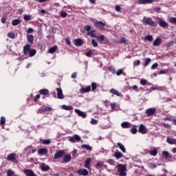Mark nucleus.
Returning a JSON list of instances; mask_svg holds the SVG:
<instances>
[{
	"mask_svg": "<svg viewBox=\"0 0 176 176\" xmlns=\"http://www.w3.org/2000/svg\"><path fill=\"white\" fill-rule=\"evenodd\" d=\"M160 43H162V38H157L153 43V46H160Z\"/></svg>",
	"mask_w": 176,
	"mask_h": 176,
	"instance_id": "obj_24",
	"label": "nucleus"
},
{
	"mask_svg": "<svg viewBox=\"0 0 176 176\" xmlns=\"http://www.w3.org/2000/svg\"><path fill=\"white\" fill-rule=\"evenodd\" d=\"M8 38H10L11 39H14V38H15L14 33H13V32H9L8 34Z\"/></svg>",
	"mask_w": 176,
	"mask_h": 176,
	"instance_id": "obj_52",
	"label": "nucleus"
},
{
	"mask_svg": "<svg viewBox=\"0 0 176 176\" xmlns=\"http://www.w3.org/2000/svg\"><path fill=\"white\" fill-rule=\"evenodd\" d=\"M96 53V50H89V52L85 53V56H87V57H91V56H94V54Z\"/></svg>",
	"mask_w": 176,
	"mask_h": 176,
	"instance_id": "obj_29",
	"label": "nucleus"
},
{
	"mask_svg": "<svg viewBox=\"0 0 176 176\" xmlns=\"http://www.w3.org/2000/svg\"><path fill=\"white\" fill-rule=\"evenodd\" d=\"M116 74L117 76H120V75H122L123 74V70L122 69H120L117 72H116Z\"/></svg>",
	"mask_w": 176,
	"mask_h": 176,
	"instance_id": "obj_55",
	"label": "nucleus"
},
{
	"mask_svg": "<svg viewBox=\"0 0 176 176\" xmlns=\"http://www.w3.org/2000/svg\"><path fill=\"white\" fill-rule=\"evenodd\" d=\"M157 67H159V64H157V63H155L151 66V69H156Z\"/></svg>",
	"mask_w": 176,
	"mask_h": 176,
	"instance_id": "obj_62",
	"label": "nucleus"
},
{
	"mask_svg": "<svg viewBox=\"0 0 176 176\" xmlns=\"http://www.w3.org/2000/svg\"><path fill=\"white\" fill-rule=\"evenodd\" d=\"M30 50H31V45L26 44L23 47V54H24V56H28V54L30 53Z\"/></svg>",
	"mask_w": 176,
	"mask_h": 176,
	"instance_id": "obj_12",
	"label": "nucleus"
},
{
	"mask_svg": "<svg viewBox=\"0 0 176 176\" xmlns=\"http://www.w3.org/2000/svg\"><path fill=\"white\" fill-rule=\"evenodd\" d=\"M91 91H94V90H96V89H97V83L91 82Z\"/></svg>",
	"mask_w": 176,
	"mask_h": 176,
	"instance_id": "obj_43",
	"label": "nucleus"
},
{
	"mask_svg": "<svg viewBox=\"0 0 176 176\" xmlns=\"http://www.w3.org/2000/svg\"><path fill=\"white\" fill-rule=\"evenodd\" d=\"M140 85H142V86H145V85H148V86H151V82H148V81H146V80L145 79H142L140 80Z\"/></svg>",
	"mask_w": 176,
	"mask_h": 176,
	"instance_id": "obj_38",
	"label": "nucleus"
},
{
	"mask_svg": "<svg viewBox=\"0 0 176 176\" xmlns=\"http://www.w3.org/2000/svg\"><path fill=\"white\" fill-rule=\"evenodd\" d=\"M162 155L166 159V160H170L173 159V155L170 154L168 151H162Z\"/></svg>",
	"mask_w": 176,
	"mask_h": 176,
	"instance_id": "obj_14",
	"label": "nucleus"
},
{
	"mask_svg": "<svg viewBox=\"0 0 176 176\" xmlns=\"http://www.w3.org/2000/svg\"><path fill=\"white\" fill-rule=\"evenodd\" d=\"M52 109H53L50 107L43 106L39 109V111H40V112H50V111H52Z\"/></svg>",
	"mask_w": 176,
	"mask_h": 176,
	"instance_id": "obj_18",
	"label": "nucleus"
},
{
	"mask_svg": "<svg viewBox=\"0 0 176 176\" xmlns=\"http://www.w3.org/2000/svg\"><path fill=\"white\" fill-rule=\"evenodd\" d=\"M138 132L140 133V134H146V133H148V129L142 124L140 125Z\"/></svg>",
	"mask_w": 176,
	"mask_h": 176,
	"instance_id": "obj_13",
	"label": "nucleus"
},
{
	"mask_svg": "<svg viewBox=\"0 0 176 176\" xmlns=\"http://www.w3.org/2000/svg\"><path fill=\"white\" fill-rule=\"evenodd\" d=\"M166 142H168V144H170V145H175L176 140L170 137H167Z\"/></svg>",
	"mask_w": 176,
	"mask_h": 176,
	"instance_id": "obj_22",
	"label": "nucleus"
},
{
	"mask_svg": "<svg viewBox=\"0 0 176 176\" xmlns=\"http://www.w3.org/2000/svg\"><path fill=\"white\" fill-rule=\"evenodd\" d=\"M90 163H91V158L88 157L85 160V167L88 170H90Z\"/></svg>",
	"mask_w": 176,
	"mask_h": 176,
	"instance_id": "obj_20",
	"label": "nucleus"
},
{
	"mask_svg": "<svg viewBox=\"0 0 176 176\" xmlns=\"http://www.w3.org/2000/svg\"><path fill=\"white\" fill-rule=\"evenodd\" d=\"M91 124H97V123H98V120L94 119V118H92L91 120V122H90Z\"/></svg>",
	"mask_w": 176,
	"mask_h": 176,
	"instance_id": "obj_58",
	"label": "nucleus"
},
{
	"mask_svg": "<svg viewBox=\"0 0 176 176\" xmlns=\"http://www.w3.org/2000/svg\"><path fill=\"white\" fill-rule=\"evenodd\" d=\"M7 175L8 176H13V175H14V172L12 170H8L7 171Z\"/></svg>",
	"mask_w": 176,
	"mask_h": 176,
	"instance_id": "obj_51",
	"label": "nucleus"
},
{
	"mask_svg": "<svg viewBox=\"0 0 176 176\" xmlns=\"http://www.w3.org/2000/svg\"><path fill=\"white\" fill-rule=\"evenodd\" d=\"M68 139L69 141L73 144H75V142H79V141L81 140V138L79 137V135L77 134H74L73 136H69Z\"/></svg>",
	"mask_w": 176,
	"mask_h": 176,
	"instance_id": "obj_4",
	"label": "nucleus"
},
{
	"mask_svg": "<svg viewBox=\"0 0 176 176\" xmlns=\"http://www.w3.org/2000/svg\"><path fill=\"white\" fill-rule=\"evenodd\" d=\"M71 154H66L63 155V158L61 160V163L64 164V163H69V162H71Z\"/></svg>",
	"mask_w": 176,
	"mask_h": 176,
	"instance_id": "obj_8",
	"label": "nucleus"
},
{
	"mask_svg": "<svg viewBox=\"0 0 176 176\" xmlns=\"http://www.w3.org/2000/svg\"><path fill=\"white\" fill-rule=\"evenodd\" d=\"M141 65V60H135L133 63L134 67H138V65Z\"/></svg>",
	"mask_w": 176,
	"mask_h": 176,
	"instance_id": "obj_54",
	"label": "nucleus"
},
{
	"mask_svg": "<svg viewBox=\"0 0 176 176\" xmlns=\"http://www.w3.org/2000/svg\"><path fill=\"white\" fill-rule=\"evenodd\" d=\"M5 123H6V118H5V117H3V116L1 117L0 124L1 126H3V124H5Z\"/></svg>",
	"mask_w": 176,
	"mask_h": 176,
	"instance_id": "obj_44",
	"label": "nucleus"
},
{
	"mask_svg": "<svg viewBox=\"0 0 176 176\" xmlns=\"http://www.w3.org/2000/svg\"><path fill=\"white\" fill-rule=\"evenodd\" d=\"M117 148H119L120 149V151H122V152H123V153H126V148L124 147V146L123 144H122V143L118 142Z\"/></svg>",
	"mask_w": 176,
	"mask_h": 176,
	"instance_id": "obj_25",
	"label": "nucleus"
},
{
	"mask_svg": "<svg viewBox=\"0 0 176 176\" xmlns=\"http://www.w3.org/2000/svg\"><path fill=\"white\" fill-rule=\"evenodd\" d=\"M77 174H78V175L80 176H87L89 175V170H87V169L85 168H80L77 170Z\"/></svg>",
	"mask_w": 176,
	"mask_h": 176,
	"instance_id": "obj_7",
	"label": "nucleus"
},
{
	"mask_svg": "<svg viewBox=\"0 0 176 176\" xmlns=\"http://www.w3.org/2000/svg\"><path fill=\"white\" fill-rule=\"evenodd\" d=\"M26 32L28 34H32V32H34V29L32 28H28V30H26Z\"/></svg>",
	"mask_w": 176,
	"mask_h": 176,
	"instance_id": "obj_61",
	"label": "nucleus"
},
{
	"mask_svg": "<svg viewBox=\"0 0 176 176\" xmlns=\"http://www.w3.org/2000/svg\"><path fill=\"white\" fill-rule=\"evenodd\" d=\"M114 157H116V159H122V157H123V153L120 151H116L114 153Z\"/></svg>",
	"mask_w": 176,
	"mask_h": 176,
	"instance_id": "obj_30",
	"label": "nucleus"
},
{
	"mask_svg": "<svg viewBox=\"0 0 176 176\" xmlns=\"http://www.w3.org/2000/svg\"><path fill=\"white\" fill-rule=\"evenodd\" d=\"M19 158V155L16 153H10L7 157V160L8 162H12V163H16L17 162V159Z\"/></svg>",
	"mask_w": 176,
	"mask_h": 176,
	"instance_id": "obj_3",
	"label": "nucleus"
},
{
	"mask_svg": "<svg viewBox=\"0 0 176 176\" xmlns=\"http://www.w3.org/2000/svg\"><path fill=\"white\" fill-rule=\"evenodd\" d=\"M110 93H111V94H115V96H117V97H120L122 96L120 92L113 88L110 90Z\"/></svg>",
	"mask_w": 176,
	"mask_h": 176,
	"instance_id": "obj_28",
	"label": "nucleus"
},
{
	"mask_svg": "<svg viewBox=\"0 0 176 176\" xmlns=\"http://www.w3.org/2000/svg\"><path fill=\"white\" fill-rule=\"evenodd\" d=\"M28 42L32 45L34 43V35L32 34H27Z\"/></svg>",
	"mask_w": 176,
	"mask_h": 176,
	"instance_id": "obj_27",
	"label": "nucleus"
},
{
	"mask_svg": "<svg viewBox=\"0 0 176 176\" xmlns=\"http://www.w3.org/2000/svg\"><path fill=\"white\" fill-rule=\"evenodd\" d=\"M23 19L25 20V21H30V20H31V15L25 14L23 16Z\"/></svg>",
	"mask_w": 176,
	"mask_h": 176,
	"instance_id": "obj_46",
	"label": "nucleus"
},
{
	"mask_svg": "<svg viewBox=\"0 0 176 176\" xmlns=\"http://www.w3.org/2000/svg\"><path fill=\"white\" fill-rule=\"evenodd\" d=\"M104 35H100V36H96V38L98 39V41H99V42H104Z\"/></svg>",
	"mask_w": 176,
	"mask_h": 176,
	"instance_id": "obj_41",
	"label": "nucleus"
},
{
	"mask_svg": "<svg viewBox=\"0 0 176 176\" xmlns=\"http://www.w3.org/2000/svg\"><path fill=\"white\" fill-rule=\"evenodd\" d=\"M145 41H148V42H152V41H153V36H152V35H147L145 37Z\"/></svg>",
	"mask_w": 176,
	"mask_h": 176,
	"instance_id": "obj_42",
	"label": "nucleus"
},
{
	"mask_svg": "<svg viewBox=\"0 0 176 176\" xmlns=\"http://www.w3.org/2000/svg\"><path fill=\"white\" fill-rule=\"evenodd\" d=\"M148 153L151 156H156V155H157V150H156V149L151 150L148 151Z\"/></svg>",
	"mask_w": 176,
	"mask_h": 176,
	"instance_id": "obj_40",
	"label": "nucleus"
},
{
	"mask_svg": "<svg viewBox=\"0 0 176 176\" xmlns=\"http://www.w3.org/2000/svg\"><path fill=\"white\" fill-rule=\"evenodd\" d=\"M117 170L120 176L127 175V173H126V170H127L126 165L118 164L117 165Z\"/></svg>",
	"mask_w": 176,
	"mask_h": 176,
	"instance_id": "obj_2",
	"label": "nucleus"
},
{
	"mask_svg": "<svg viewBox=\"0 0 176 176\" xmlns=\"http://www.w3.org/2000/svg\"><path fill=\"white\" fill-rule=\"evenodd\" d=\"M169 21L170 23H171L172 24H176V18L175 17H170L169 19Z\"/></svg>",
	"mask_w": 176,
	"mask_h": 176,
	"instance_id": "obj_49",
	"label": "nucleus"
},
{
	"mask_svg": "<svg viewBox=\"0 0 176 176\" xmlns=\"http://www.w3.org/2000/svg\"><path fill=\"white\" fill-rule=\"evenodd\" d=\"M107 163H109V164H111V166H114L115 165V160H112V159H109L107 160Z\"/></svg>",
	"mask_w": 176,
	"mask_h": 176,
	"instance_id": "obj_53",
	"label": "nucleus"
},
{
	"mask_svg": "<svg viewBox=\"0 0 176 176\" xmlns=\"http://www.w3.org/2000/svg\"><path fill=\"white\" fill-rule=\"evenodd\" d=\"M156 167H157L156 166V164H151L149 165V168H151V170H155V168H156Z\"/></svg>",
	"mask_w": 176,
	"mask_h": 176,
	"instance_id": "obj_60",
	"label": "nucleus"
},
{
	"mask_svg": "<svg viewBox=\"0 0 176 176\" xmlns=\"http://www.w3.org/2000/svg\"><path fill=\"white\" fill-rule=\"evenodd\" d=\"M64 155H65V151H64L63 150L57 151L56 153L54 155V159H55L56 160H57L58 159H61V157H63V156H64Z\"/></svg>",
	"mask_w": 176,
	"mask_h": 176,
	"instance_id": "obj_5",
	"label": "nucleus"
},
{
	"mask_svg": "<svg viewBox=\"0 0 176 176\" xmlns=\"http://www.w3.org/2000/svg\"><path fill=\"white\" fill-rule=\"evenodd\" d=\"M85 31H87L88 32H90V30H91V25H87L85 26Z\"/></svg>",
	"mask_w": 176,
	"mask_h": 176,
	"instance_id": "obj_56",
	"label": "nucleus"
},
{
	"mask_svg": "<svg viewBox=\"0 0 176 176\" xmlns=\"http://www.w3.org/2000/svg\"><path fill=\"white\" fill-rule=\"evenodd\" d=\"M60 16L63 18H65V17H67V16H68V14L64 11H61Z\"/></svg>",
	"mask_w": 176,
	"mask_h": 176,
	"instance_id": "obj_59",
	"label": "nucleus"
},
{
	"mask_svg": "<svg viewBox=\"0 0 176 176\" xmlns=\"http://www.w3.org/2000/svg\"><path fill=\"white\" fill-rule=\"evenodd\" d=\"M20 23H21V21H20L19 19H14L12 21V25H14V27H16V25H19Z\"/></svg>",
	"mask_w": 176,
	"mask_h": 176,
	"instance_id": "obj_34",
	"label": "nucleus"
},
{
	"mask_svg": "<svg viewBox=\"0 0 176 176\" xmlns=\"http://www.w3.org/2000/svg\"><path fill=\"white\" fill-rule=\"evenodd\" d=\"M42 144H43L44 145H49V144H50V139H46V140H41Z\"/></svg>",
	"mask_w": 176,
	"mask_h": 176,
	"instance_id": "obj_45",
	"label": "nucleus"
},
{
	"mask_svg": "<svg viewBox=\"0 0 176 176\" xmlns=\"http://www.w3.org/2000/svg\"><path fill=\"white\" fill-rule=\"evenodd\" d=\"M49 152V150L46 148H40L38 150V155H46Z\"/></svg>",
	"mask_w": 176,
	"mask_h": 176,
	"instance_id": "obj_23",
	"label": "nucleus"
},
{
	"mask_svg": "<svg viewBox=\"0 0 176 176\" xmlns=\"http://www.w3.org/2000/svg\"><path fill=\"white\" fill-rule=\"evenodd\" d=\"M56 90L57 91L58 98H59V100H63V98H64V95L63 94V89H61V88H56Z\"/></svg>",
	"mask_w": 176,
	"mask_h": 176,
	"instance_id": "obj_15",
	"label": "nucleus"
},
{
	"mask_svg": "<svg viewBox=\"0 0 176 176\" xmlns=\"http://www.w3.org/2000/svg\"><path fill=\"white\" fill-rule=\"evenodd\" d=\"M74 112L76 113H77V115H78V116H80V118H82V119L86 118V117L87 116V114H86L85 112H83L78 109H76L74 110Z\"/></svg>",
	"mask_w": 176,
	"mask_h": 176,
	"instance_id": "obj_10",
	"label": "nucleus"
},
{
	"mask_svg": "<svg viewBox=\"0 0 176 176\" xmlns=\"http://www.w3.org/2000/svg\"><path fill=\"white\" fill-rule=\"evenodd\" d=\"M100 167H104L107 168V165L104 164V162H99L96 165V168H100Z\"/></svg>",
	"mask_w": 176,
	"mask_h": 176,
	"instance_id": "obj_32",
	"label": "nucleus"
},
{
	"mask_svg": "<svg viewBox=\"0 0 176 176\" xmlns=\"http://www.w3.org/2000/svg\"><path fill=\"white\" fill-rule=\"evenodd\" d=\"M29 57H34V56H35V54H36V50H34L32 48L30 49V50L29 51Z\"/></svg>",
	"mask_w": 176,
	"mask_h": 176,
	"instance_id": "obj_33",
	"label": "nucleus"
},
{
	"mask_svg": "<svg viewBox=\"0 0 176 176\" xmlns=\"http://www.w3.org/2000/svg\"><path fill=\"white\" fill-rule=\"evenodd\" d=\"M40 168L42 170V171H49V170H50V166L46 165L45 163H43L41 164Z\"/></svg>",
	"mask_w": 176,
	"mask_h": 176,
	"instance_id": "obj_19",
	"label": "nucleus"
},
{
	"mask_svg": "<svg viewBox=\"0 0 176 176\" xmlns=\"http://www.w3.org/2000/svg\"><path fill=\"white\" fill-rule=\"evenodd\" d=\"M120 43H127V40L124 37H122L120 39Z\"/></svg>",
	"mask_w": 176,
	"mask_h": 176,
	"instance_id": "obj_63",
	"label": "nucleus"
},
{
	"mask_svg": "<svg viewBox=\"0 0 176 176\" xmlns=\"http://www.w3.org/2000/svg\"><path fill=\"white\" fill-rule=\"evenodd\" d=\"M81 148H84L85 149H87V151H93V148L89 144H82L81 145Z\"/></svg>",
	"mask_w": 176,
	"mask_h": 176,
	"instance_id": "obj_36",
	"label": "nucleus"
},
{
	"mask_svg": "<svg viewBox=\"0 0 176 176\" xmlns=\"http://www.w3.org/2000/svg\"><path fill=\"white\" fill-rule=\"evenodd\" d=\"M56 50H57V45H54L52 47H51L48 50V52L50 54H52V53H54V52H56Z\"/></svg>",
	"mask_w": 176,
	"mask_h": 176,
	"instance_id": "obj_35",
	"label": "nucleus"
},
{
	"mask_svg": "<svg viewBox=\"0 0 176 176\" xmlns=\"http://www.w3.org/2000/svg\"><path fill=\"white\" fill-rule=\"evenodd\" d=\"M159 25L162 28H167V27H168V23L166 22L163 19H160L159 21Z\"/></svg>",
	"mask_w": 176,
	"mask_h": 176,
	"instance_id": "obj_16",
	"label": "nucleus"
},
{
	"mask_svg": "<svg viewBox=\"0 0 176 176\" xmlns=\"http://www.w3.org/2000/svg\"><path fill=\"white\" fill-rule=\"evenodd\" d=\"M62 109L65 111H72L73 108L72 106H67L65 104L62 105Z\"/></svg>",
	"mask_w": 176,
	"mask_h": 176,
	"instance_id": "obj_37",
	"label": "nucleus"
},
{
	"mask_svg": "<svg viewBox=\"0 0 176 176\" xmlns=\"http://www.w3.org/2000/svg\"><path fill=\"white\" fill-rule=\"evenodd\" d=\"M91 45L94 47H97V46H98V43H97V41H96V40H94V38L91 39Z\"/></svg>",
	"mask_w": 176,
	"mask_h": 176,
	"instance_id": "obj_48",
	"label": "nucleus"
},
{
	"mask_svg": "<svg viewBox=\"0 0 176 176\" xmlns=\"http://www.w3.org/2000/svg\"><path fill=\"white\" fill-rule=\"evenodd\" d=\"M39 94L45 96V97H50V92L47 89H42L38 91Z\"/></svg>",
	"mask_w": 176,
	"mask_h": 176,
	"instance_id": "obj_9",
	"label": "nucleus"
},
{
	"mask_svg": "<svg viewBox=\"0 0 176 176\" xmlns=\"http://www.w3.org/2000/svg\"><path fill=\"white\" fill-rule=\"evenodd\" d=\"M130 124L129 122H124L121 124V126L122 129H130Z\"/></svg>",
	"mask_w": 176,
	"mask_h": 176,
	"instance_id": "obj_31",
	"label": "nucleus"
},
{
	"mask_svg": "<svg viewBox=\"0 0 176 176\" xmlns=\"http://www.w3.org/2000/svg\"><path fill=\"white\" fill-rule=\"evenodd\" d=\"M115 9L116 12H120L122 8L120 7V6H116Z\"/></svg>",
	"mask_w": 176,
	"mask_h": 176,
	"instance_id": "obj_64",
	"label": "nucleus"
},
{
	"mask_svg": "<svg viewBox=\"0 0 176 176\" xmlns=\"http://www.w3.org/2000/svg\"><path fill=\"white\" fill-rule=\"evenodd\" d=\"M151 58H147L144 60V67H148L149 65V64L151 63Z\"/></svg>",
	"mask_w": 176,
	"mask_h": 176,
	"instance_id": "obj_39",
	"label": "nucleus"
},
{
	"mask_svg": "<svg viewBox=\"0 0 176 176\" xmlns=\"http://www.w3.org/2000/svg\"><path fill=\"white\" fill-rule=\"evenodd\" d=\"M144 25H150V27H157V23L151 17L144 16L142 21Z\"/></svg>",
	"mask_w": 176,
	"mask_h": 176,
	"instance_id": "obj_1",
	"label": "nucleus"
},
{
	"mask_svg": "<svg viewBox=\"0 0 176 176\" xmlns=\"http://www.w3.org/2000/svg\"><path fill=\"white\" fill-rule=\"evenodd\" d=\"M153 3V0H139L138 3L139 5H145L146 3Z\"/></svg>",
	"mask_w": 176,
	"mask_h": 176,
	"instance_id": "obj_21",
	"label": "nucleus"
},
{
	"mask_svg": "<svg viewBox=\"0 0 176 176\" xmlns=\"http://www.w3.org/2000/svg\"><path fill=\"white\" fill-rule=\"evenodd\" d=\"M156 113V108H149L146 111L147 116H153Z\"/></svg>",
	"mask_w": 176,
	"mask_h": 176,
	"instance_id": "obj_11",
	"label": "nucleus"
},
{
	"mask_svg": "<svg viewBox=\"0 0 176 176\" xmlns=\"http://www.w3.org/2000/svg\"><path fill=\"white\" fill-rule=\"evenodd\" d=\"M94 25L96 28L100 29V31H104L105 30V23L102 21H96L94 23Z\"/></svg>",
	"mask_w": 176,
	"mask_h": 176,
	"instance_id": "obj_6",
	"label": "nucleus"
},
{
	"mask_svg": "<svg viewBox=\"0 0 176 176\" xmlns=\"http://www.w3.org/2000/svg\"><path fill=\"white\" fill-rule=\"evenodd\" d=\"M75 46H82L83 45V41L82 38H77L74 40Z\"/></svg>",
	"mask_w": 176,
	"mask_h": 176,
	"instance_id": "obj_26",
	"label": "nucleus"
},
{
	"mask_svg": "<svg viewBox=\"0 0 176 176\" xmlns=\"http://www.w3.org/2000/svg\"><path fill=\"white\" fill-rule=\"evenodd\" d=\"M109 70L110 71V72H112V74H116V69H115V67H113V66L109 67Z\"/></svg>",
	"mask_w": 176,
	"mask_h": 176,
	"instance_id": "obj_50",
	"label": "nucleus"
},
{
	"mask_svg": "<svg viewBox=\"0 0 176 176\" xmlns=\"http://www.w3.org/2000/svg\"><path fill=\"white\" fill-rule=\"evenodd\" d=\"M90 90H91V86H87L86 87H82L80 89V93H81V94L89 93Z\"/></svg>",
	"mask_w": 176,
	"mask_h": 176,
	"instance_id": "obj_17",
	"label": "nucleus"
},
{
	"mask_svg": "<svg viewBox=\"0 0 176 176\" xmlns=\"http://www.w3.org/2000/svg\"><path fill=\"white\" fill-rule=\"evenodd\" d=\"M131 133L132 134H137V128L135 126L133 127L131 129Z\"/></svg>",
	"mask_w": 176,
	"mask_h": 176,
	"instance_id": "obj_57",
	"label": "nucleus"
},
{
	"mask_svg": "<svg viewBox=\"0 0 176 176\" xmlns=\"http://www.w3.org/2000/svg\"><path fill=\"white\" fill-rule=\"evenodd\" d=\"M87 35H90V36L91 38H96V36H97V35L96 34H94V32H92L91 31H89L87 33Z\"/></svg>",
	"mask_w": 176,
	"mask_h": 176,
	"instance_id": "obj_47",
	"label": "nucleus"
}]
</instances>
